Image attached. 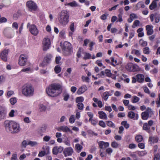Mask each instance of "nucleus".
I'll use <instances>...</instances> for the list:
<instances>
[{"label": "nucleus", "mask_w": 160, "mask_h": 160, "mask_svg": "<svg viewBox=\"0 0 160 160\" xmlns=\"http://www.w3.org/2000/svg\"><path fill=\"white\" fill-rule=\"evenodd\" d=\"M126 68L127 70L130 72H136L139 70L138 66L136 65L132 64H128L126 66Z\"/></svg>", "instance_id": "nucleus-8"}, {"label": "nucleus", "mask_w": 160, "mask_h": 160, "mask_svg": "<svg viewBox=\"0 0 160 160\" xmlns=\"http://www.w3.org/2000/svg\"><path fill=\"white\" fill-rule=\"evenodd\" d=\"M99 125L103 128H105L106 127V125L105 122L102 120L100 121L99 122Z\"/></svg>", "instance_id": "nucleus-58"}, {"label": "nucleus", "mask_w": 160, "mask_h": 160, "mask_svg": "<svg viewBox=\"0 0 160 160\" xmlns=\"http://www.w3.org/2000/svg\"><path fill=\"white\" fill-rule=\"evenodd\" d=\"M17 101L16 98H12L10 99V102L12 105H14L17 102Z\"/></svg>", "instance_id": "nucleus-48"}, {"label": "nucleus", "mask_w": 160, "mask_h": 160, "mask_svg": "<svg viewBox=\"0 0 160 160\" xmlns=\"http://www.w3.org/2000/svg\"><path fill=\"white\" fill-rule=\"evenodd\" d=\"M12 128L13 129L12 130L11 132V133L12 134L18 133L21 130L20 124L16 122L14 126H13Z\"/></svg>", "instance_id": "nucleus-13"}, {"label": "nucleus", "mask_w": 160, "mask_h": 160, "mask_svg": "<svg viewBox=\"0 0 160 160\" xmlns=\"http://www.w3.org/2000/svg\"><path fill=\"white\" fill-rule=\"evenodd\" d=\"M51 138V137L49 136L46 135L43 138V141L45 142H48Z\"/></svg>", "instance_id": "nucleus-53"}, {"label": "nucleus", "mask_w": 160, "mask_h": 160, "mask_svg": "<svg viewBox=\"0 0 160 160\" xmlns=\"http://www.w3.org/2000/svg\"><path fill=\"white\" fill-rule=\"evenodd\" d=\"M121 125L123 126L126 129L128 128L129 127V124L127 123V121H122L121 123Z\"/></svg>", "instance_id": "nucleus-35"}, {"label": "nucleus", "mask_w": 160, "mask_h": 160, "mask_svg": "<svg viewBox=\"0 0 160 160\" xmlns=\"http://www.w3.org/2000/svg\"><path fill=\"white\" fill-rule=\"evenodd\" d=\"M118 20L117 21V22H122V21L123 20L122 19V14H119L118 15Z\"/></svg>", "instance_id": "nucleus-56"}, {"label": "nucleus", "mask_w": 160, "mask_h": 160, "mask_svg": "<svg viewBox=\"0 0 160 160\" xmlns=\"http://www.w3.org/2000/svg\"><path fill=\"white\" fill-rule=\"evenodd\" d=\"M34 92V88L31 84H25L22 87V94L25 96H32Z\"/></svg>", "instance_id": "nucleus-3"}, {"label": "nucleus", "mask_w": 160, "mask_h": 160, "mask_svg": "<svg viewBox=\"0 0 160 160\" xmlns=\"http://www.w3.org/2000/svg\"><path fill=\"white\" fill-rule=\"evenodd\" d=\"M46 154V152L44 151H42L39 152L38 155V156L42 157L44 156Z\"/></svg>", "instance_id": "nucleus-63"}, {"label": "nucleus", "mask_w": 160, "mask_h": 160, "mask_svg": "<svg viewBox=\"0 0 160 160\" xmlns=\"http://www.w3.org/2000/svg\"><path fill=\"white\" fill-rule=\"evenodd\" d=\"M58 130L59 131H62L63 132H72L70 128H69L67 126H63L60 127L58 129Z\"/></svg>", "instance_id": "nucleus-22"}, {"label": "nucleus", "mask_w": 160, "mask_h": 160, "mask_svg": "<svg viewBox=\"0 0 160 160\" xmlns=\"http://www.w3.org/2000/svg\"><path fill=\"white\" fill-rule=\"evenodd\" d=\"M5 81V77L3 75H0V84L2 83Z\"/></svg>", "instance_id": "nucleus-54"}, {"label": "nucleus", "mask_w": 160, "mask_h": 160, "mask_svg": "<svg viewBox=\"0 0 160 160\" xmlns=\"http://www.w3.org/2000/svg\"><path fill=\"white\" fill-rule=\"evenodd\" d=\"M61 68L59 65H57L54 68V71L56 73H59L61 71Z\"/></svg>", "instance_id": "nucleus-39"}, {"label": "nucleus", "mask_w": 160, "mask_h": 160, "mask_svg": "<svg viewBox=\"0 0 160 160\" xmlns=\"http://www.w3.org/2000/svg\"><path fill=\"white\" fill-rule=\"evenodd\" d=\"M128 118L134 120H137L138 119V114H136L132 111L129 112L128 113Z\"/></svg>", "instance_id": "nucleus-18"}, {"label": "nucleus", "mask_w": 160, "mask_h": 160, "mask_svg": "<svg viewBox=\"0 0 160 160\" xmlns=\"http://www.w3.org/2000/svg\"><path fill=\"white\" fill-rule=\"evenodd\" d=\"M63 150V148L62 146H56L53 148L52 152L54 155H57L61 153Z\"/></svg>", "instance_id": "nucleus-15"}, {"label": "nucleus", "mask_w": 160, "mask_h": 160, "mask_svg": "<svg viewBox=\"0 0 160 160\" xmlns=\"http://www.w3.org/2000/svg\"><path fill=\"white\" fill-rule=\"evenodd\" d=\"M69 120L70 123H74L75 121L74 116V115H72L71 116Z\"/></svg>", "instance_id": "nucleus-50"}, {"label": "nucleus", "mask_w": 160, "mask_h": 160, "mask_svg": "<svg viewBox=\"0 0 160 160\" xmlns=\"http://www.w3.org/2000/svg\"><path fill=\"white\" fill-rule=\"evenodd\" d=\"M62 48L64 54L66 56H69L72 52V45L68 42H64Z\"/></svg>", "instance_id": "nucleus-4"}, {"label": "nucleus", "mask_w": 160, "mask_h": 160, "mask_svg": "<svg viewBox=\"0 0 160 160\" xmlns=\"http://www.w3.org/2000/svg\"><path fill=\"white\" fill-rule=\"evenodd\" d=\"M105 74L106 75V76L108 77H110L112 75L110 70L106 69L105 70Z\"/></svg>", "instance_id": "nucleus-43"}, {"label": "nucleus", "mask_w": 160, "mask_h": 160, "mask_svg": "<svg viewBox=\"0 0 160 160\" xmlns=\"http://www.w3.org/2000/svg\"><path fill=\"white\" fill-rule=\"evenodd\" d=\"M87 114L88 116L90 118L88 121L89 122H90L91 119L93 118V114L91 112H87Z\"/></svg>", "instance_id": "nucleus-55"}, {"label": "nucleus", "mask_w": 160, "mask_h": 160, "mask_svg": "<svg viewBox=\"0 0 160 160\" xmlns=\"http://www.w3.org/2000/svg\"><path fill=\"white\" fill-rule=\"evenodd\" d=\"M23 121L24 122L26 123H29L31 121L28 117H25L24 118Z\"/></svg>", "instance_id": "nucleus-64"}, {"label": "nucleus", "mask_w": 160, "mask_h": 160, "mask_svg": "<svg viewBox=\"0 0 160 160\" xmlns=\"http://www.w3.org/2000/svg\"><path fill=\"white\" fill-rule=\"evenodd\" d=\"M73 152V149L71 147L65 148L63 152V153L65 157L71 156Z\"/></svg>", "instance_id": "nucleus-12"}, {"label": "nucleus", "mask_w": 160, "mask_h": 160, "mask_svg": "<svg viewBox=\"0 0 160 160\" xmlns=\"http://www.w3.org/2000/svg\"><path fill=\"white\" fill-rule=\"evenodd\" d=\"M143 52L144 53L148 54L150 53V49L149 47H146L143 48Z\"/></svg>", "instance_id": "nucleus-34"}, {"label": "nucleus", "mask_w": 160, "mask_h": 160, "mask_svg": "<svg viewBox=\"0 0 160 160\" xmlns=\"http://www.w3.org/2000/svg\"><path fill=\"white\" fill-rule=\"evenodd\" d=\"M62 86L59 84L52 83L47 88L46 91L48 95L51 97H57L62 92Z\"/></svg>", "instance_id": "nucleus-1"}, {"label": "nucleus", "mask_w": 160, "mask_h": 160, "mask_svg": "<svg viewBox=\"0 0 160 160\" xmlns=\"http://www.w3.org/2000/svg\"><path fill=\"white\" fill-rule=\"evenodd\" d=\"M135 140L137 142H140L143 140V137L141 135H138L136 136Z\"/></svg>", "instance_id": "nucleus-28"}, {"label": "nucleus", "mask_w": 160, "mask_h": 160, "mask_svg": "<svg viewBox=\"0 0 160 160\" xmlns=\"http://www.w3.org/2000/svg\"><path fill=\"white\" fill-rule=\"evenodd\" d=\"M139 100V98L138 97L134 96L132 97V102L133 103H136L138 102Z\"/></svg>", "instance_id": "nucleus-41"}, {"label": "nucleus", "mask_w": 160, "mask_h": 160, "mask_svg": "<svg viewBox=\"0 0 160 160\" xmlns=\"http://www.w3.org/2000/svg\"><path fill=\"white\" fill-rule=\"evenodd\" d=\"M77 107L79 109L82 110L83 109L84 105L82 102H79L78 103Z\"/></svg>", "instance_id": "nucleus-44"}, {"label": "nucleus", "mask_w": 160, "mask_h": 160, "mask_svg": "<svg viewBox=\"0 0 160 160\" xmlns=\"http://www.w3.org/2000/svg\"><path fill=\"white\" fill-rule=\"evenodd\" d=\"M42 43L43 45V50L46 51L50 47V42L49 39L47 38H44L43 40Z\"/></svg>", "instance_id": "nucleus-11"}, {"label": "nucleus", "mask_w": 160, "mask_h": 160, "mask_svg": "<svg viewBox=\"0 0 160 160\" xmlns=\"http://www.w3.org/2000/svg\"><path fill=\"white\" fill-rule=\"evenodd\" d=\"M136 7L138 9H139L140 8H144L145 5L143 2H138L136 5Z\"/></svg>", "instance_id": "nucleus-32"}, {"label": "nucleus", "mask_w": 160, "mask_h": 160, "mask_svg": "<svg viewBox=\"0 0 160 160\" xmlns=\"http://www.w3.org/2000/svg\"><path fill=\"white\" fill-rule=\"evenodd\" d=\"M118 145L119 144L115 141L112 142L111 143V146L113 148H117L118 147Z\"/></svg>", "instance_id": "nucleus-52"}, {"label": "nucleus", "mask_w": 160, "mask_h": 160, "mask_svg": "<svg viewBox=\"0 0 160 160\" xmlns=\"http://www.w3.org/2000/svg\"><path fill=\"white\" fill-rule=\"evenodd\" d=\"M153 26L152 25H148L146 26V30L147 31V34L149 36L152 34L153 32Z\"/></svg>", "instance_id": "nucleus-19"}, {"label": "nucleus", "mask_w": 160, "mask_h": 160, "mask_svg": "<svg viewBox=\"0 0 160 160\" xmlns=\"http://www.w3.org/2000/svg\"><path fill=\"white\" fill-rule=\"evenodd\" d=\"M12 28H14L15 29L17 30L18 28V24L16 22H14L12 24Z\"/></svg>", "instance_id": "nucleus-57"}, {"label": "nucleus", "mask_w": 160, "mask_h": 160, "mask_svg": "<svg viewBox=\"0 0 160 160\" xmlns=\"http://www.w3.org/2000/svg\"><path fill=\"white\" fill-rule=\"evenodd\" d=\"M3 33L6 37L9 38H12L14 36V32L7 28L5 29Z\"/></svg>", "instance_id": "nucleus-14"}, {"label": "nucleus", "mask_w": 160, "mask_h": 160, "mask_svg": "<svg viewBox=\"0 0 160 160\" xmlns=\"http://www.w3.org/2000/svg\"><path fill=\"white\" fill-rule=\"evenodd\" d=\"M136 77L137 81L139 82H142L144 81V77L142 74H138L136 75Z\"/></svg>", "instance_id": "nucleus-23"}, {"label": "nucleus", "mask_w": 160, "mask_h": 160, "mask_svg": "<svg viewBox=\"0 0 160 160\" xmlns=\"http://www.w3.org/2000/svg\"><path fill=\"white\" fill-rule=\"evenodd\" d=\"M46 108L47 107L43 104H41L39 106V109L41 112H45Z\"/></svg>", "instance_id": "nucleus-30"}, {"label": "nucleus", "mask_w": 160, "mask_h": 160, "mask_svg": "<svg viewBox=\"0 0 160 160\" xmlns=\"http://www.w3.org/2000/svg\"><path fill=\"white\" fill-rule=\"evenodd\" d=\"M139 44L142 46L145 47L147 45V42L146 41H144L142 39H141L139 41Z\"/></svg>", "instance_id": "nucleus-29"}, {"label": "nucleus", "mask_w": 160, "mask_h": 160, "mask_svg": "<svg viewBox=\"0 0 160 160\" xmlns=\"http://www.w3.org/2000/svg\"><path fill=\"white\" fill-rule=\"evenodd\" d=\"M158 7L157 2L152 1L149 6V8L151 10L155 9Z\"/></svg>", "instance_id": "nucleus-26"}, {"label": "nucleus", "mask_w": 160, "mask_h": 160, "mask_svg": "<svg viewBox=\"0 0 160 160\" xmlns=\"http://www.w3.org/2000/svg\"><path fill=\"white\" fill-rule=\"evenodd\" d=\"M107 125L109 126L112 127V128H114L115 127V125L114 123H113L112 121H107Z\"/></svg>", "instance_id": "nucleus-42"}, {"label": "nucleus", "mask_w": 160, "mask_h": 160, "mask_svg": "<svg viewBox=\"0 0 160 160\" xmlns=\"http://www.w3.org/2000/svg\"><path fill=\"white\" fill-rule=\"evenodd\" d=\"M26 7L31 11H36L38 8V6L37 4L32 1L30 0L27 2Z\"/></svg>", "instance_id": "nucleus-6"}, {"label": "nucleus", "mask_w": 160, "mask_h": 160, "mask_svg": "<svg viewBox=\"0 0 160 160\" xmlns=\"http://www.w3.org/2000/svg\"><path fill=\"white\" fill-rule=\"evenodd\" d=\"M58 19L59 23L65 26L69 22V13L67 10H63L58 14Z\"/></svg>", "instance_id": "nucleus-2"}, {"label": "nucleus", "mask_w": 160, "mask_h": 160, "mask_svg": "<svg viewBox=\"0 0 160 160\" xmlns=\"http://www.w3.org/2000/svg\"><path fill=\"white\" fill-rule=\"evenodd\" d=\"M142 128L143 130L146 131L148 133L150 132V127L147 123H145L143 124Z\"/></svg>", "instance_id": "nucleus-25"}, {"label": "nucleus", "mask_w": 160, "mask_h": 160, "mask_svg": "<svg viewBox=\"0 0 160 160\" xmlns=\"http://www.w3.org/2000/svg\"><path fill=\"white\" fill-rule=\"evenodd\" d=\"M27 27L29 28V31L32 35L34 36L38 35V31L35 25H30L29 23H28L27 24Z\"/></svg>", "instance_id": "nucleus-7"}, {"label": "nucleus", "mask_w": 160, "mask_h": 160, "mask_svg": "<svg viewBox=\"0 0 160 160\" xmlns=\"http://www.w3.org/2000/svg\"><path fill=\"white\" fill-rule=\"evenodd\" d=\"M74 22H72L70 26V29L72 32H74Z\"/></svg>", "instance_id": "nucleus-60"}, {"label": "nucleus", "mask_w": 160, "mask_h": 160, "mask_svg": "<svg viewBox=\"0 0 160 160\" xmlns=\"http://www.w3.org/2000/svg\"><path fill=\"white\" fill-rule=\"evenodd\" d=\"M15 122H16L12 120L5 121L4 122V125L6 131L8 132L11 133Z\"/></svg>", "instance_id": "nucleus-5"}, {"label": "nucleus", "mask_w": 160, "mask_h": 160, "mask_svg": "<svg viewBox=\"0 0 160 160\" xmlns=\"http://www.w3.org/2000/svg\"><path fill=\"white\" fill-rule=\"evenodd\" d=\"M84 98L82 97H78L76 98V102L77 103L82 102L84 101Z\"/></svg>", "instance_id": "nucleus-33"}, {"label": "nucleus", "mask_w": 160, "mask_h": 160, "mask_svg": "<svg viewBox=\"0 0 160 160\" xmlns=\"http://www.w3.org/2000/svg\"><path fill=\"white\" fill-rule=\"evenodd\" d=\"M28 143H27L26 140H23L22 142V147L25 148L26 147V146L27 145H28Z\"/></svg>", "instance_id": "nucleus-59"}, {"label": "nucleus", "mask_w": 160, "mask_h": 160, "mask_svg": "<svg viewBox=\"0 0 160 160\" xmlns=\"http://www.w3.org/2000/svg\"><path fill=\"white\" fill-rule=\"evenodd\" d=\"M7 113L6 108L4 107L0 106V120H2L6 118Z\"/></svg>", "instance_id": "nucleus-10"}, {"label": "nucleus", "mask_w": 160, "mask_h": 160, "mask_svg": "<svg viewBox=\"0 0 160 160\" xmlns=\"http://www.w3.org/2000/svg\"><path fill=\"white\" fill-rule=\"evenodd\" d=\"M27 56L24 54H21L19 57V64L22 66L25 65L26 62L27 61Z\"/></svg>", "instance_id": "nucleus-9"}, {"label": "nucleus", "mask_w": 160, "mask_h": 160, "mask_svg": "<svg viewBox=\"0 0 160 160\" xmlns=\"http://www.w3.org/2000/svg\"><path fill=\"white\" fill-rule=\"evenodd\" d=\"M91 55L90 54L88 53H85L83 59L85 60L89 59L91 58Z\"/></svg>", "instance_id": "nucleus-49"}, {"label": "nucleus", "mask_w": 160, "mask_h": 160, "mask_svg": "<svg viewBox=\"0 0 160 160\" xmlns=\"http://www.w3.org/2000/svg\"><path fill=\"white\" fill-rule=\"evenodd\" d=\"M109 92H106L103 93V98L105 101H106L108 99L109 96Z\"/></svg>", "instance_id": "nucleus-36"}, {"label": "nucleus", "mask_w": 160, "mask_h": 160, "mask_svg": "<svg viewBox=\"0 0 160 160\" xmlns=\"http://www.w3.org/2000/svg\"><path fill=\"white\" fill-rule=\"evenodd\" d=\"M149 141L152 142H156L158 141V139L156 137H150Z\"/></svg>", "instance_id": "nucleus-47"}, {"label": "nucleus", "mask_w": 160, "mask_h": 160, "mask_svg": "<svg viewBox=\"0 0 160 160\" xmlns=\"http://www.w3.org/2000/svg\"><path fill=\"white\" fill-rule=\"evenodd\" d=\"M111 58L112 61L111 65H112L114 67H115L116 65L118 64L117 61L116 60H115L114 58L111 57Z\"/></svg>", "instance_id": "nucleus-37"}, {"label": "nucleus", "mask_w": 160, "mask_h": 160, "mask_svg": "<svg viewBox=\"0 0 160 160\" xmlns=\"http://www.w3.org/2000/svg\"><path fill=\"white\" fill-rule=\"evenodd\" d=\"M75 148L76 150L79 151V152H80L82 149V146L80 144L78 143H77L75 145Z\"/></svg>", "instance_id": "nucleus-31"}, {"label": "nucleus", "mask_w": 160, "mask_h": 160, "mask_svg": "<svg viewBox=\"0 0 160 160\" xmlns=\"http://www.w3.org/2000/svg\"><path fill=\"white\" fill-rule=\"evenodd\" d=\"M32 71V69L30 67H28L25 68L21 70V71L28 72H31Z\"/></svg>", "instance_id": "nucleus-51"}, {"label": "nucleus", "mask_w": 160, "mask_h": 160, "mask_svg": "<svg viewBox=\"0 0 160 160\" xmlns=\"http://www.w3.org/2000/svg\"><path fill=\"white\" fill-rule=\"evenodd\" d=\"M99 147L101 149L106 148L109 146V144L108 142H105L102 141H100L98 142Z\"/></svg>", "instance_id": "nucleus-20"}, {"label": "nucleus", "mask_w": 160, "mask_h": 160, "mask_svg": "<svg viewBox=\"0 0 160 160\" xmlns=\"http://www.w3.org/2000/svg\"><path fill=\"white\" fill-rule=\"evenodd\" d=\"M63 100L65 101H68V99L70 98V96L69 94L67 93H64L63 95Z\"/></svg>", "instance_id": "nucleus-40"}, {"label": "nucleus", "mask_w": 160, "mask_h": 160, "mask_svg": "<svg viewBox=\"0 0 160 160\" xmlns=\"http://www.w3.org/2000/svg\"><path fill=\"white\" fill-rule=\"evenodd\" d=\"M88 89V88L86 85H83L81 86L77 91V93L80 95L83 93Z\"/></svg>", "instance_id": "nucleus-21"}, {"label": "nucleus", "mask_w": 160, "mask_h": 160, "mask_svg": "<svg viewBox=\"0 0 160 160\" xmlns=\"http://www.w3.org/2000/svg\"><path fill=\"white\" fill-rule=\"evenodd\" d=\"M82 79L83 82H89L90 81L89 78L88 77H85L84 76H82Z\"/></svg>", "instance_id": "nucleus-38"}, {"label": "nucleus", "mask_w": 160, "mask_h": 160, "mask_svg": "<svg viewBox=\"0 0 160 160\" xmlns=\"http://www.w3.org/2000/svg\"><path fill=\"white\" fill-rule=\"evenodd\" d=\"M130 18L133 19L137 18V15L134 13H132L130 15Z\"/></svg>", "instance_id": "nucleus-61"}, {"label": "nucleus", "mask_w": 160, "mask_h": 160, "mask_svg": "<svg viewBox=\"0 0 160 160\" xmlns=\"http://www.w3.org/2000/svg\"><path fill=\"white\" fill-rule=\"evenodd\" d=\"M142 118L143 120H147L149 117V115L147 112H144L141 114Z\"/></svg>", "instance_id": "nucleus-27"}, {"label": "nucleus", "mask_w": 160, "mask_h": 160, "mask_svg": "<svg viewBox=\"0 0 160 160\" xmlns=\"http://www.w3.org/2000/svg\"><path fill=\"white\" fill-rule=\"evenodd\" d=\"M98 114H99V117L100 119H107V115L103 111H99L98 112Z\"/></svg>", "instance_id": "nucleus-24"}, {"label": "nucleus", "mask_w": 160, "mask_h": 160, "mask_svg": "<svg viewBox=\"0 0 160 160\" xmlns=\"http://www.w3.org/2000/svg\"><path fill=\"white\" fill-rule=\"evenodd\" d=\"M140 24V22L138 20H135L133 23V24L132 25V27L133 28H134L136 27L137 26L139 25Z\"/></svg>", "instance_id": "nucleus-45"}, {"label": "nucleus", "mask_w": 160, "mask_h": 160, "mask_svg": "<svg viewBox=\"0 0 160 160\" xmlns=\"http://www.w3.org/2000/svg\"><path fill=\"white\" fill-rule=\"evenodd\" d=\"M28 145H30L32 147L36 146L38 145V143L36 142L29 141L28 143Z\"/></svg>", "instance_id": "nucleus-46"}, {"label": "nucleus", "mask_w": 160, "mask_h": 160, "mask_svg": "<svg viewBox=\"0 0 160 160\" xmlns=\"http://www.w3.org/2000/svg\"><path fill=\"white\" fill-rule=\"evenodd\" d=\"M8 52V49H5L1 53V59L3 61L6 62L7 60V55Z\"/></svg>", "instance_id": "nucleus-17"}, {"label": "nucleus", "mask_w": 160, "mask_h": 160, "mask_svg": "<svg viewBox=\"0 0 160 160\" xmlns=\"http://www.w3.org/2000/svg\"><path fill=\"white\" fill-rule=\"evenodd\" d=\"M158 107H160V93L158 95V99L156 102Z\"/></svg>", "instance_id": "nucleus-62"}, {"label": "nucleus", "mask_w": 160, "mask_h": 160, "mask_svg": "<svg viewBox=\"0 0 160 160\" xmlns=\"http://www.w3.org/2000/svg\"><path fill=\"white\" fill-rule=\"evenodd\" d=\"M52 58V56L49 54L46 56L45 57L41 65L43 66H45L47 65L50 62Z\"/></svg>", "instance_id": "nucleus-16"}]
</instances>
